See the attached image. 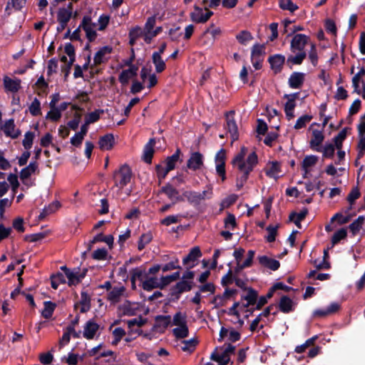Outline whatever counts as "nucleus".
<instances>
[{
	"label": "nucleus",
	"mask_w": 365,
	"mask_h": 365,
	"mask_svg": "<svg viewBox=\"0 0 365 365\" xmlns=\"http://www.w3.org/2000/svg\"><path fill=\"white\" fill-rule=\"evenodd\" d=\"M61 207V203L58 201H54L46 206L39 214L38 219L42 221L46 216L55 212Z\"/></svg>",
	"instance_id": "bb28decb"
},
{
	"label": "nucleus",
	"mask_w": 365,
	"mask_h": 365,
	"mask_svg": "<svg viewBox=\"0 0 365 365\" xmlns=\"http://www.w3.org/2000/svg\"><path fill=\"white\" fill-rule=\"evenodd\" d=\"M347 236V231L345 228H341L337 230L331 237V243L333 245L339 243L341 240L346 238Z\"/></svg>",
	"instance_id": "6e6d98bb"
},
{
	"label": "nucleus",
	"mask_w": 365,
	"mask_h": 365,
	"mask_svg": "<svg viewBox=\"0 0 365 365\" xmlns=\"http://www.w3.org/2000/svg\"><path fill=\"white\" fill-rule=\"evenodd\" d=\"M182 196L187 199L190 205L197 206L200 204L202 200L210 199L212 197V189L210 186H208V189L203 190L202 192L193 190H185L182 192Z\"/></svg>",
	"instance_id": "20e7f679"
},
{
	"label": "nucleus",
	"mask_w": 365,
	"mask_h": 365,
	"mask_svg": "<svg viewBox=\"0 0 365 365\" xmlns=\"http://www.w3.org/2000/svg\"><path fill=\"white\" fill-rule=\"evenodd\" d=\"M235 111H230L226 113V125L225 129L230 134L232 141H235L239 138L238 128L235 120L234 119Z\"/></svg>",
	"instance_id": "9d476101"
},
{
	"label": "nucleus",
	"mask_w": 365,
	"mask_h": 365,
	"mask_svg": "<svg viewBox=\"0 0 365 365\" xmlns=\"http://www.w3.org/2000/svg\"><path fill=\"white\" fill-rule=\"evenodd\" d=\"M225 227L233 230L237 227L235 216L232 213H227L226 218L224 220Z\"/></svg>",
	"instance_id": "680f3d73"
},
{
	"label": "nucleus",
	"mask_w": 365,
	"mask_h": 365,
	"mask_svg": "<svg viewBox=\"0 0 365 365\" xmlns=\"http://www.w3.org/2000/svg\"><path fill=\"white\" fill-rule=\"evenodd\" d=\"M324 140V135L322 130H313L312 132V139L309 141V147L312 150L317 152L322 151L321 145Z\"/></svg>",
	"instance_id": "ddd939ff"
},
{
	"label": "nucleus",
	"mask_w": 365,
	"mask_h": 365,
	"mask_svg": "<svg viewBox=\"0 0 365 365\" xmlns=\"http://www.w3.org/2000/svg\"><path fill=\"white\" fill-rule=\"evenodd\" d=\"M29 112L33 116H38L41 114V103L37 98H35L29 106Z\"/></svg>",
	"instance_id": "864d4df0"
},
{
	"label": "nucleus",
	"mask_w": 365,
	"mask_h": 365,
	"mask_svg": "<svg viewBox=\"0 0 365 365\" xmlns=\"http://www.w3.org/2000/svg\"><path fill=\"white\" fill-rule=\"evenodd\" d=\"M235 276H233V272L231 269L228 270L227 274L224 275L221 279V284L224 287H227V286L232 284L235 282Z\"/></svg>",
	"instance_id": "e2e57ef3"
},
{
	"label": "nucleus",
	"mask_w": 365,
	"mask_h": 365,
	"mask_svg": "<svg viewBox=\"0 0 365 365\" xmlns=\"http://www.w3.org/2000/svg\"><path fill=\"white\" fill-rule=\"evenodd\" d=\"M202 255L200 247L195 246L191 248L189 253L182 259V264L186 269H191L195 267Z\"/></svg>",
	"instance_id": "6e6552de"
},
{
	"label": "nucleus",
	"mask_w": 365,
	"mask_h": 365,
	"mask_svg": "<svg viewBox=\"0 0 365 365\" xmlns=\"http://www.w3.org/2000/svg\"><path fill=\"white\" fill-rule=\"evenodd\" d=\"M226 150L221 148L215 155V162L217 174L221 177L222 181L226 180L225 170Z\"/></svg>",
	"instance_id": "1a4fd4ad"
},
{
	"label": "nucleus",
	"mask_w": 365,
	"mask_h": 365,
	"mask_svg": "<svg viewBox=\"0 0 365 365\" xmlns=\"http://www.w3.org/2000/svg\"><path fill=\"white\" fill-rule=\"evenodd\" d=\"M103 113H104V110L96 109L94 111L88 113L86 115L85 120L87 121L90 124L94 123L100 119L101 114H103Z\"/></svg>",
	"instance_id": "49530a36"
},
{
	"label": "nucleus",
	"mask_w": 365,
	"mask_h": 365,
	"mask_svg": "<svg viewBox=\"0 0 365 365\" xmlns=\"http://www.w3.org/2000/svg\"><path fill=\"white\" fill-rule=\"evenodd\" d=\"M115 143L114 135L108 133L101 136L98 140V145L101 150H109L112 149Z\"/></svg>",
	"instance_id": "393cba45"
},
{
	"label": "nucleus",
	"mask_w": 365,
	"mask_h": 365,
	"mask_svg": "<svg viewBox=\"0 0 365 365\" xmlns=\"http://www.w3.org/2000/svg\"><path fill=\"white\" fill-rule=\"evenodd\" d=\"M361 196L360 190L358 186H356L351 189L350 192L346 197V200L349 202L351 205H353L355 203V201L359 199Z\"/></svg>",
	"instance_id": "052dcab7"
},
{
	"label": "nucleus",
	"mask_w": 365,
	"mask_h": 365,
	"mask_svg": "<svg viewBox=\"0 0 365 365\" xmlns=\"http://www.w3.org/2000/svg\"><path fill=\"white\" fill-rule=\"evenodd\" d=\"M305 80V74L300 72H293L288 80L289 86L294 89L300 88Z\"/></svg>",
	"instance_id": "6ab92c4d"
},
{
	"label": "nucleus",
	"mask_w": 365,
	"mask_h": 365,
	"mask_svg": "<svg viewBox=\"0 0 365 365\" xmlns=\"http://www.w3.org/2000/svg\"><path fill=\"white\" fill-rule=\"evenodd\" d=\"M111 48L109 46H103L98 51L94 56V63L96 65L101 64L106 59V56L111 52Z\"/></svg>",
	"instance_id": "72a5a7b5"
},
{
	"label": "nucleus",
	"mask_w": 365,
	"mask_h": 365,
	"mask_svg": "<svg viewBox=\"0 0 365 365\" xmlns=\"http://www.w3.org/2000/svg\"><path fill=\"white\" fill-rule=\"evenodd\" d=\"M171 323L173 325L178 327L187 324L186 314L182 313L181 312H176L173 316V322Z\"/></svg>",
	"instance_id": "de8ad7c7"
},
{
	"label": "nucleus",
	"mask_w": 365,
	"mask_h": 365,
	"mask_svg": "<svg viewBox=\"0 0 365 365\" xmlns=\"http://www.w3.org/2000/svg\"><path fill=\"white\" fill-rule=\"evenodd\" d=\"M236 38L241 44L246 45L253 39V36L250 31L244 30L237 34Z\"/></svg>",
	"instance_id": "8fccbe9b"
},
{
	"label": "nucleus",
	"mask_w": 365,
	"mask_h": 365,
	"mask_svg": "<svg viewBox=\"0 0 365 365\" xmlns=\"http://www.w3.org/2000/svg\"><path fill=\"white\" fill-rule=\"evenodd\" d=\"M308 60L311 62V66L316 67L318 65L319 56L317 48L314 43L310 44V50L308 52Z\"/></svg>",
	"instance_id": "ea45409f"
},
{
	"label": "nucleus",
	"mask_w": 365,
	"mask_h": 365,
	"mask_svg": "<svg viewBox=\"0 0 365 365\" xmlns=\"http://www.w3.org/2000/svg\"><path fill=\"white\" fill-rule=\"evenodd\" d=\"M56 303L51 301H46L43 302V309L41 311V315L43 318L49 319L52 317L53 312L56 308Z\"/></svg>",
	"instance_id": "2f4dec72"
},
{
	"label": "nucleus",
	"mask_w": 365,
	"mask_h": 365,
	"mask_svg": "<svg viewBox=\"0 0 365 365\" xmlns=\"http://www.w3.org/2000/svg\"><path fill=\"white\" fill-rule=\"evenodd\" d=\"M156 143L155 138H150L148 142L145 145L143 148V153L142 155V160L145 163L151 164L153 155L155 153L154 146Z\"/></svg>",
	"instance_id": "4468645a"
},
{
	"label": "nucleus",
	"mask_w": 365,
	"mask_h": 365,
	"mask_svg": "<svg viewBox=\"0 0 365 365\" xmlns=\"http://www.w3.org/2000/svg\"><path fill=\"white\" fill-rule=\"evenodd\" d=\"M131 178L132 170L127 164L121 165L113 173L115 185L120 189H123L130 182Z\"/></svg>",
	"instance_id": "7ed1b4c3"
},
{
	"label": "nucleus",
	"mask_w": 365,
	"mask_h": 365,
	"mask_svg": "<svg viewBox=\"0 0 365 365\" xmlns=\"http://www.w3.org/2000/svg\"><path fill=\"white\" fill-rule=\"evenodd\" d=\"M38 165L37 162L31 161L26 167L21 169L20 172V179L24 181L29 179L33 173H35L38 170Z\"/></svg>",
	"instance_id": "b1692460"
},
{
	"label": "nucleus",
	"mask_w": 365,
	"mask_h": 365,
	"mask_svg": "<svg viewBox=\"0 0 365 365\" xmlns=\"http://www.w3.org/2000/svg\"><path fill=\"white\" fill-rule=\"evenodd\" d=\"M180 273L179 271L173 273L172 274L163 276L160 277L163 287L165 288L168 284H170L172 282L176 281L180 279Z\"/></svg>",
	"instance_id": "603ef678"
},
{
	"label": "nucleus",
	"mask_w": 365,
	"mask_h": 365,
	"mask_svg": "<svg viewBox=\"0 0 365 365\" xmlns=\"http://www.w3.org/2000/svg\"><path fill=\"white\" fill-rule=\"evenodd\" d=\"M153 240V235L151 232H148L147 233L143 234L138 242V250H143L145 247L149 244Z\"/></svg>",
	"instance_id": "79ce46f5"
},
{
	"label": "nucleus",
	"mask_w": 365,
	"mask_h": 365,
	"mask_svg": "<svg viewBox=\"0 0 365 365\" xmlns=\"http://www.w3.org/2000/svg\"><path fill=\"white\" fill-rule=\"evenodd\" d=\"M312 119V116L309 115H304L299 117L294 126V128L297 130L301 129L306 126V124L311 121Z\"/></svg>",
	"instance_id": "338daca9"
},
{
	"label": "nucleus",
	"mask_w": 365,
	"mask_h": 365,
	"mask_svg": "<svg viewBox=\"0 0 365 365\" xmlns=\"http://www.w3.org/2000/svg\"><path fill=\"white\" fill-rule=\"evenodd\" d=\"M271 68H280L285 62V56L282 54H274L268 58Z\"/></svg>",
	"instance_id": "473e14b6"
},
{
	"label": "nucleus",
	"mask_w": 365,
	"mask_h": 365,
	"mask_svg": "<svg viewBox=\"0 0 365 365\" xmlns=\"http://www.w3.org/2000/svg\"><path fill=\"white\" fill-rule=\"evenodd\" d=\"M81 304V313H86L91 308V297L87 291L82 290L81 292V300L79 301Z\"/></svg>",
	"instance_id": "a878e982"
},
{
	"label": "nucleus",
	"mask_w": 365,
	"mask_h": 365,
	"mask_svg": "<svg viewBox=\"0 0 365 365\" xmlns=\"http://www.w3.org/2000/svg\"><path fill=\"white\" fill-rule=\"evenodd\" d=\"M279 228V225L272 226L269 225L267 227L266 230L268 232V235L265 237L266 240L268 242H273L276 240V236L277 235V230Z\"/></svg>",
	"instance_id": "5fc2aeb1"
},
{
	"label": "nucleus",
	"mask_w": 365,
	"mask_h": 365,
	"mask_svg": "<svg viewBox=\"0 0 365 365\" xmlns=\"http://www.w3.org/2000/svg\"><path fill=\"white\" fill-rule=\"evenodd\" d=\"M51 287L54 289H57L60 284H65L66 282L63 274L61 272L51 275Z\"/></svg>",
	"instance_id": "37998d69"
},
{
	"label": "nucleus",
	"mask_w": 365,
	"mask_h": 365,
	"mask_svg": "<svg viewBox=\"0 0 365 365\" xmlns=\"http://www.w3.org/2000/svg\"><path fill=\"white\" fill-rule=\"evenodd\" d=\"M142 288L147 292H150L154 289L158 288L160 289H163V284L161 279L160 280L155 277H146V279L144 280L142 283Z\"/></svg>",
	"instance_id": "a211bd4d"
},
{
	"label": "nucleus",
	"mask_w": 365,
	"mask_h": 365,
	"mask_svg": "<svg viewBox=\"0 0 365 365\" xmlns=\"http://www.w3.org/2000/svg\"><path fill=\"white\" fill-rule=\"evenodd\" d=\"M99 328V324L96 323L93 319L88 320L84 326L83 337L87 339H93Z\"/></svg>",
	"instance_id": "aec40b11"
},
{
	"label": "nucleus",
	"mask_w": 365,
	"mask_h": 365,
	"mask_svg": "<svg viewBox=\"0 0 365 365\" xmlns=\"http://www.w3.org/2000/svg\"><path fill=\"white\" fill-rule=\"evenodd\" d=\"M365 217L362 215L359 216L356 220H355L353 222L349 225V229L353 235H356L359 232L361 228L362 227L363 224L364 223Z\"/></svg>",
	"instance_id": "c03bdc74"
},
{
	"label": "nucleus",
	"mask_w": 365,
	"mask_h": 365,
	"mask_svg": "<svg viewBox=\"0 0 365 365\" xmlns=\"http://www.w3.org/2000/svg\"><path fill=\"white\" fill-rule=\"evenodd\" d=\"M35 134L32 131H28L25 133L24 139L22 141V145L26 150L31 148Z\"/></svg>",
	"instance_id": "4d7b16f0"
},
{
	"label": "nucleus",
	"mask_w": 365,
	"mask_h": 365,
	"mask_svg": "<svg viewBox=\"0 0 365 365\" xmlns=\"http://www.w3.org/2000/svg\"><path fill=\"white\" fill-rule=\"evenodd\" d=\"M258 298V292L253 288L248 289V293L246 295L241 296V300H245L247 302L242 304V307L247 309L252 305H255Z\"/></svg>",
	"instance_id": "412c9836"
},
{
	"label": "nucleus",
	"mask_w": 365,
	"mask_h": 365,
	"mask_svg": "<svg viewBox=\"0 0 365 365\" xmlns=\"http://www.w3.org/2000/svg\"><path fill=\"white\" fill-rule=\"evenodd\" d=\"M259 263L272 271L277 270L280 267V263L278 260L268 257L266 255L258 257Z\"/></svg>",
	"instance_id": "4be33fe9"
},
{
	"label": "nucleus",
	"mask_w": 365,
	"mask_h": 365,
	"mask_svg": "<svg viewBox=\"0 0 365 365\" xmlns=\"http://www.w3.org/2000/svg\"><path fill=\"white\" fill-rule=\"evenodd\" d=\"M265 45L255 43L251 50V61L255 68H260L265 56Z\"/></svg>",
	"instance_id": "39448f33"
},
{
	"label": "nucleus",
	"mask_w": 365,
	"mask_h": 365,
	"mask_svg": "<svg viewBox=\"0 0 365 365\" xmlns=\"http://www.w3.org/2000/svg\"><path fill=\"white\" fill-rule=\"evenodd\" d=\"M213 15V12L207 8L203 9L198 6H194L193 11L190 14L192 21L196 24H205Z\"/></svg>",
	"instance_id": "423d86ee"
},
{
	"label": "nucleus",
	"mask_w": 365,
	"mask_h": 365,
	"mask_svg": "<svg viewBox=\"0 0 365 365\" xmlns=\"http://www.w3.org/2000/svg\"><path fill=\"white\" fill-rule=\"evenodd\" d=\"M308 42L309 37L304 34H299L293 36L290 43V50L292 53L287 57V66H299L302 63L307 56L304 48Z\"/></svg>",
	"instance_id": "f03ea898"
},
{
	"label": "nucleus",
	"mask_w": 365,
	"mask_h": 365,
	"mask_svg": "<svg viewBox=\"0 0 365 365\" xmlns=\"http://www.w3.org/2000/svg\"><path fill=\"white\" fill-rule=\"evenodd\" d=\"M278 307L282 312L289 313L293 311V302L288 296L284 295L279 300Z\"/></svg>",
	"instance_id": "cd10ccee"
},
{
	"label": "nucleus",
	"mask_w": 365,
	"mask_h": 365,
	"mask_svg": "<svg viewBox=\"0 0 365 365\" xmlns=\"http://www.w3.org/2000/svg\"><path fill=\"white\" fill-rule=\"evenodd\" d=\"M349 127L344 128L337 135L333 138L334 145L337 150H341L343 146V142L346 138Z\"/></svg>",
	"instance_id": "7c9ffc66"
},
{
	"label": "nucleus",
	"mask_w": 365,
	"mask_h": 365,
	"mask_svg": "<svg viewBox=\"0 0 365 365\" xmlns=\"http://www.w3.org/2000/svg\"><path fill=\"white\" fill-rule=\"evenodd\" d=\"M307 214H308V209L304 208L299 213L292 212L289 215V219L290 221H293L294 223L296 225V226L298 228H301L302 227L301 222L304 220V218L306 217Z\"/></svg>",
	"instance_id": "c756f323"
},
{
	"label": "nucleus",
	"mask_w": 365,
	"mask_h": 365,
	"mask_svg": "<svg viewBox=\"0 0 365 365\" xmlns=\"http://www.w3.org/2000/svg\"><path fill=\"white\" fill-rule=\"evenodd\" d=\"M279 7L283 10H287L294 12L298 9L297 4H294L292 0H279Z\"/></svg>",
	"instance_id": "bf43d9fd"
},
{
	"label": "nucleus",
	"mask_w": 365,
	"mask_h": 365,
	"mask_svg": "<svg viewBox=\"0 0 365 365\" xmlns=\"http://www.w3.org/2000/svg\"><path fill=\"white\" fill-rule=\"evenodd\" d=\"M160 192L165 194L171 200H175V202L183 200L182 197L179 195V191L169 182L162 187Z\"/></svg>",
	"instance_id": "f3484780"
},
{
	"label": "nucleus",
	"mask_w": 365,
	"mask_h": 365,
	"mask_svg": "<svg viewBox=\"0 0 365 365\" xmlns=\"http://www.w3.org/2000/svg\"><path fill=\"white\" fill-rule=\"evenodd\" d=\"M173 335L177 339H184L189 334V329L187 324L179 326L173 330Z\"/></svg>",
	"instance_id": "a18cd8bd"
},
{
	"label": "nucleus",
	"mask_w": 365,
	"mask_h": 365,
	"mask_svg": "<svg viewBox=\"0 0 365 365\" xmlns=\"http://www.w3.org/2000/svg\"><path fill=\"white\" fill-rule=\"evenodd\" d=\"M204 165V157L200 152H193L187 161V168L192 170H200Z\"/></svg>",
	"instance_id": "9b49d317"
},
{
	"label": "nucleus",
	"mask_w": 365,
	"mask_h": 365,
	"mask_svg": "<svg viewBox=\"0 0 365 365\" xmlns=\"http://www.w3.org/2000/svg\"><path fill=\"white\" fill-rule=\"evenodd\" d=\"M156 322L155 327L167 329L171 324V317L170 315H157L155 317Z\"/></svg>",
	"instance_id": "4c0bfd02"
},
{
	"label": "nucleus",
	"mask_w": 365,
	"mask_h": 365,
	"mask_svg": "<svg viewBox=\"0 0 365 365\" xmlns=\"http://www.w3.org/2000/svg\"><path fill=\"white\" fill-rule=\"evenodd\" d=\"M335 148L332 143L326 144L323 148H322L321 152L323 153V158H332L335 153Z\"/></svg>",
	"instance_id": "0e129e2a"
},
{
	"label": "nucleus",
	"mask_w": 365,
	"mask_h": 365,
	"mask_svg": "<svg viewBox=\"0 0 365 365\" xmlns=\"http://www.w3.org/2000/svg\"><path fill=\"white\" fill-rule=\"evenodd\" d=\"M4 88L6 92L16 93L21 88V81L19 78H11L8 76L3 78Z\"/></svg>",
	"instance_id": "2eb2a0df"
},
{
	"label": "nucleus",
	"mask_w": 365,
	"mask_h": 365,
	"mask_svg": "<svg viewBox=\"0 0 365 365\" xmlns=\"http://www.w3.org/2000/svg\"><path fill=\"white\" fill-rule=\"evenodd\" d=\"M15 128L16 125L14 120L11 118L4 123L1 129L6 137H10L12 139H16L21 135V130L19 129L16 130Z\"/></svg>",
	"instance_id": "dca6fc26"
},
{
	"label": "nucleus",
	"mask_w": 365,
	"mask_h": 365,
	"mask_svg": "<svg viewBox=\"0 0 365 365\" xmlns=\"http://www.w3.org/2000/svg\"><path fill=\"white\" fill-rule=\"evenodd\" d=\"M182 346L181 349L183 351L192 352L197 344V341L195 339H190L189 340H183L182 341Z\"/></svg>",
	"instance_id": "3c124183"
},
{
	"label": "nucleus",
	"mask_w": 365,
	"mask_h": 365,
	"mask_svg": "<svg viewBox=\"0 0 365 365\" xmlns=\"http://www.w3.org/2000/svg\"><path fill=\"white\" fill-rule=\"evenodd\" d=\"M341 308L338 302H331L326 309H317L313 312L314 317L323 318L336 313Z\"/></svg>",
	"instance_id": "f8f14e48"
},
{
	"label": "nucleus",
	"mask_w": 365,
	"mask_h": 365,
	"mask_svg": "<svg viewBox=\"0 0 365 365\" xmlns=\"http://www.w3.org/2000/svg\"><path fill=\"white\" fill-rule=\"evenodd\" d=\"M114 238L113 235L104 236L103 233L96 235L92 240V243H97L99 242H106L110 248L113 247Z\"/></svg>",
	"instance_id": "58836bf2"
},
{
	"label": "nucleus",
	"mask_w": 365,
	"mask_h": 365,
	"mask_svg": "<svg viewBox=\"0 0 365 365\" xmlns=\"http://www.w3.org/2000/svg\"><path fill=\"white\" fill-rule=\"evenodd\" d=\"M125 291L124 287H115L108 294V299L113 304H115L120 301V297L123 295Z\"/></svg>",
	"instance_id": "f704fd0d"
},
{
	"label": "nucleus",
	"mask_w": 365,
	"mask_h": 365,
	"mask_svg": "<svg viewBox=\"0 0 365 365\" xmlns=\"http://www.w3.org/2000/svg\"><path fill=\"white\" fill-rule=\"evenodd\" d=\"M181 155V150L180 148H177L174 154H173L171 156H168L165 159L166 167L171 170H174L175 168V164L178 161L180 160Z\"/></svg>",
	"instance_id": "c9c22d12"
},
{
	"label": "nucleus",
	"mask_w": 365,
	"mask_h": 365,
	"mask_svg": "<svg viewBox=\"0 0 365 365\" xmlns=\"http://www.w3.org/2000/svg\"><path fill=\"white\" fill-rule=\"evenodd\" d=\"M161 269L163 272H166L173 269H181V267L179 264V259L175 258L174 260L161 266Z\"/></svg>",
	"instance_id": "69168bd1"
},
{
	"label": "nucleus",
	"mask_w": 365,
	"mask_h": 365,
	"mask_svg": "<svg viewBox=\"0 0 365 365\" xmlns=\"http://www.w3.org/2000/svg\"><path fill=\"white\" fill-rule=\"evenodd\" d=\"M61 269L63 271L65 275L68 278V284L69 287L76 285L80 283V280L78 278V272L71 271L66 266H62Z\"/></svg>",
	"instance_id": "c85d7f7f"
},
{
	"label": "nucleus",
	"mask_w": 365,
	"mask_h": 365,
	"mask_svg": "<svg viewBox=\"0 0 365 365\" xmlns=\"http://www.w3.org/2000/svg\"><path fill=\"white\" fill-rule=\"evenodd\" d=\"M155 171L157 173V177L159 180L158 184L160 185L163 179H165L170 171V169L165 167L163 168L161 165L158 164L155 165Z\"/></svg>",
	"instance_id": "13d9d810"
},
{
	"label": "nucleus",
	"mask_w": 365,
	"mask_h": 365,
	"mask_svg": "<svg viewBox=\"0 0 365 365\" xmlns=\"http://www.w3.org/2000/svg\"><path fill=\"white\" fill-rule=\"evenodd\" d=\"M72 4L70 3L67 8H61L57 12L58 22L68 24L72 16Z\"/></svg>",
	"instance_id": "5701e85b"
},
{
	"label": "nucleus",
	"mask_w": 365,
	"mask_h": 365,
	"mask_svg": "<svg viewBox=\"0 0 365 365\" xmlns=\"http://www.w3.org/2000/svg\"><path fill=\"white\" fill-rule=\"evenodd\" d=\"M80 27H82V29L86 33V36L87 39L91 42L96 40L97 37L96 32V24L92 21V19L90 16H86L83 18Z\"/></svg>",
	"instance_id": "0eeeda50"
},
{
	"label": "nucleus",
	"mask_w": 365,
	"mask_h": 365,
	"mask_svg": "<svg viewBox=\"0 0 365 365\" xmlns=\"http://www.w3.org/2000/svg\"><path fill=\"white\" fill-rule=\"evenodd\" d=\"M318 161V157L314 155H307L306 156L302 164V168L304 171H306V173L309 172L308 168L309 167L314 166Z\"/></svg>",
	"instance_id": "a19ab883"
},
{
	"label": "nucleus",
	"mask_w": 365,
	"mask_h": 365,
	"mask_svg": "<svg viewBox=\"0 0 365 365\" xmlns=\"http://www.w3.org/2000/svg\"><path fill=\"white\" fill-rule=\"evenodd\" d=\"M147 277L148 274L145 273V269H143L142 267H135L130 270V278L135 279V280L138 279L143 282V277Z\"/></svg>",
	"instance_id": "09e8293b"
},
{
	"label": "nucleus",
	"mask_w": 365,
	"mask_h": 365,
	"mask_svg": "<svg viewBox=\"0 0 365 365\" xmlns=\"http://www.w3.org/2000/svg\"><path fill=\"white\" fill-rule=\"evenodd\" d=\"M281 165L278 161H272L271 163L270 168L265 171L266 175L269 178H274L277 180L279 176L276 175L277 174L281 173Z\"/></svg>",
	"instance_id": "e433bc0d"
},
{
	"label": "nucleus",
	"mask_w": 365,
	"mask_h": 365,
	"mask_svg": "<svg viewBox=\"0 0 365 365\" xmlns=\"http://www.w3.org/2000/svg\"><path fill=\"white\" fill-rule=\"evenodd\" d=\"M359 138L357 159L361 158L365 155V136H359Z\"/></svg>",
	"instance_id": "774afa93"
},
{
	"label": "nucleus",
	"mask_w": 365,
	"mask_h": 365,
	"mask_svg": "<svg viewBox=\"0 0 365 365\" xmlns=\"http://www.w3.org/2000/svg\"><path fill=\"white\" fill-rule=\"evenodd\" d=\"M245 148H242L232 159V164L236 166L242 175L237 178L236 186L237 190L243 187L244 185L248 180L249 175L254 170L255 167L258 164V157L257 153L253 151L250 153L245 160Z\"/></svg>",
	"instance_id": "f257e3e1"
}]
</instances>
